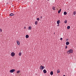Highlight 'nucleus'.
I'll use <instances>...</instances> for the list:
<instances>
[{
	"instance_id": "nucleus-1",
	"label": "nucleus",
	"mask_w": 76,
	"mask_h": 76,
	"mask_svg": "<svg viewBox=\"0 0 76 76\" xmlns=\"http://www.w3.org/2000/svg\"><path fill=\"white\" fill-rule=\"evenodd\" d=\"M73 50L72 49H70L67 51V54H70V53H73Z\"/></svg>"
},
{
	"instance_id": "nucleus-2",
	"label": "nucleus",
	"mask_w": 76,
	"mask_h": 76,
	"mask_svg": "<svg viewBox=\"0 0 76 76\" xmlns=\"http://www.w3.org/2000/svg\"><path fill=\"white\" fill-rule=\"evenodd\" d=\"M11 56L12 57H14L15 56V53L14 52H12L11 54Z\"/></svg>"
},
{
	"instance_id": "nucleus-3",
	"label": "nucleus",
	"mask_w": 76,
	"mask_h": 76,
	"mask_svg": "<svg viewBox=\"0 0 76 76\" xmlns=\"http://www.w3.org/2000/svg\"><path fill=\"white\" fill-rule=\"evenodd\" d=\"M15 69H12V70H11L10 71V73H13V72H15Z\"/></svg>"
},
{
	"instance_id": "nucleus-4",
	"label": "nucleus",
	"mask_w": 76,
	"mask_h": 76,
	"mask_svg": "<svg viewBox=\"0 0 76 76\" xmlns=\"http://www.w3.org/2000/svg\"><path fill=\"white\" fill-rule=\"evenodd\" d=\"M40 68L41 70H43L44 69H45V67H44L42 66H40Z\"/></svg>"
},
{
	"instance_id": "nucleus-5",
	"label": "nucleus",
	"mask_w": 76,
	"mask_h": 76,
	"mask_svg": "<svg viewBox=\"0 0 76 76\" xmlns=\"http://www.w3.org/2000/svg\"><path fill=\"white\" fill-rule=\"evenodd\" d=\"M14 15H15V14L12 13L10 15V16H14Z\"/></svg>"
},
{
	"instance_id": "nucleus-6",
	"label": "nucleus",
	"mask_w": 76,
	"mask_h": 76,
	"mask_svg": "<svg viewBox=\"0 0 76 76\" xmlns=\"http://www.w3.org/2000/svg\"><path fill=\"white\" fill-rule=\"evenodd\" d=\"M17 44L18 45H20V43H19V41H18V40L17 41Z\"/></svg>"
},
{
	"instance_id": "nucleus-7",
	"label": "nucleus",
	"mask_w": 76,
	"mask_h": 76,
	"mask_svg": "<svg viewBox=\"0 0 76 76\" xmlns=\"http://www.w3.org/2000/svg\"><path fill=\"white\" fill-rule=\"evenodd\" d=\"M69 44H70V43H69V42H66V45H69Z\"/></svg>"
},
{
	"instance_id": "nucleus-8",
	"label": "nucleus",
	"mask_w": 76,
	"mask_h": 76,
	"mask_svg": "<svg viewBox=\"0 0 76 76\" xmlns=\"http://www.w3.org/2000/svg\"><path fill=\"white\" fill-rule=\"evenodd\" d=\"M60 20L57 21V24H58H58L60 23Z\"/></svg>"
},
{
	"instance_id": "nucleus-9",
	"label": "nucleus",
	"mask_w": 76,
	"mask_h": 76,
	"mask_svg": "<svg viewBox=\"0 0 76 76\" xmlns=\"http://www.w3.org/2000/svg\"><path fill=\"white\" fill-rule=\"evenodd\" d=\"M43 72L44 73H47V71L45 69H44L43 70Z\"/></svg>"
},
{
	"instance_id": "nucleus-10",
	"label": "nucleus",
	"mask_w": 76,
	"mask_h": 76,
	"mask_svg": "<svg viewBox=\"0 0 76 76\" xmlns=\"http://www.w3.org/2000/svg\"><path fill=\"white\" fill-rule=\"evenodd\" d=\"M64 15H67V12H64Z\"/></svg>"
},
{
	"instance_id": "nucleus-11",
	"label": "nucleus",
	"mask_w": 76,
	"mask_h": 76,
	"mask_svg": "<svg viewBox=\"0 0 76 76\" xmlns=\"http://www.w3.org/2000/svg\"><path fill=\"white\" fill-rule=\"evenodd\" d=\"M26 38H29V35H26Z\"/></svg>"
},
{
	"instance_id": "nucleus-12",
	"label": "nucleus",
	"mask_w": 76,
	"mask_h": 76,
	"mask_svg": "<svg viewBox=\"0 0 76 76\" xmlns=\"http://www.w3.org/2000/svg\"><path fill=\"white\" fill-rule=\"evenodd\" d=\"M61 9H60V10H59L58 11V13H60V12H61Z\"/></svg>"
},
{
	"instance_id": "nucleus-13",
	"label": "nucleus",
	"mask_w": 76,
	"mask_h": 76,
	"mask_svg": "<svg viewBox=\"0 0 76 76\" xmlns=\"http://www.w3.org/2000/svg\"><path fill=\"white\" fill-rule=\"evenodd\" d=\"M60 72V69H58L57 70V73H58Z\"/></svg>"
},
{
	"instance_id": "nucleus-14",
	"label": "nucleus",
	"mask_w": 76,
	"mask_h": 76,
	"mask_svg": "<svg viewBox=\"0 0 76 76\" xmlns=\"http://www.w3.org/2000/svg\"><path fill=\"white\" fill-rule=\"evenodd\" d=\"M18 55L19 56H21V55H22V53H19Z\"/></svg>"
},
{
	"instance_id": "nucleus-15",
	"label": "nucleus",
	"mask_w": 76,
	"mask_h": 76,
	"mask_svg": "<svg viewBox=\"0 0 76 76\" xmlns=\"http://www.w3.org/2000/svg\"><path fill=\"white\" fill-rule=\"evenodd\" d=\"M50 74L51 75H53V71H51L50 72Z\"/></svg>"
},
{
	"instance_id": "nucleus-16",
	"label": "nucleus",
	"mask_w": 76,
	"mask_h": 76,
	"mask_svg": "<svg viewBox=\"0 0 76 76\" xmlns=\"http://www.w3.org/2000/svg\"><path fill=\"white\" fill-rule=\"evenodd\" d=\"M32 28V27H31V26H30L28 27V29H29L30 30H31V29Z\"/></svg>"
},
{
	"instance_id": "nucleus-17",
	"label": "nucleus",
	"mask_w": 76,
	"mask_h": 76,
	"mask_svg": "<svg viewBox=\"0 0 76 76\" xmlns=\"http://www.w3.org/2000/svg\"><path fill=\"white\" fill-rule=\"evenodd\" d=\"M70 28V27L69 26H68L67 27V29H69Z\"/></svg>"
},
{
	"instance_id": "nucleus-18",
	"label": "nucleus",
	"mask_w": 76,
	"mask_h": 76,
	"mask_svg": "<svg viewBox=\"0 0 76 76\" xmlns=\"http://www.w3.org/2000/svg\"><path fill=\"white\" fill-rule=\"evenodd\" d=\"M76 12H75V11H74V12H73V14H74V15H76Z\"/></svg>"
},
{
	"instance_id": "nucleus-19",
	"label": "nucleus",
	"mask_w": 76,
	"mask_h": 76,
	"mask_svg": "<svg viewBox=\"0 0 76 76\" xmlns=\"http://www.w3.org/2000/svg\"><path fill=\"white\" fill-rule=\"evenodd\" d=\"M56 9V7H53L52 8V9H53V10H55V9Z\"/></svg>"
},
{
	"instance_id": "nucleus-20",
	"label": "nucleus",
	"mask_w": 76,
	"mask_h": 76,
	"mask_svg": "<svg viewBox=\"0 0 76 76\" xmlns=\"http://www.w3.org/2000/svg\"><path fill=\"white\" fill-rule=\"evenodd\" d=\"M20 72V71L18 70V71L17 72V73H19Z\"/></svg>"
},
{
	"instance_id": "nucleus-21",
	"label": "nucleus",
	"mask_w": 76,
	"mask_h": 76,
	"mask_svg": "<svg viewBox=\"0 0 76 76\" xmlns=\"http://www.w3.org/2000/svg\"><path fill=\"white\" fill-rule=\"evenodd\" d=\"M38 23V21H36L35 22V24L37 25Z\"/></svg>"
},
{
	"instance_id": "nucleus-22",
	"label": "nucleus",
	"mask_w": 76,
	"mask_h": 76,
	"mask_svg": "<svg viewBox=\"0 0 76 76\" xmlns=\"http://www.w3.org/2000/svg\"><path fill=\"white\" fill-rule=\"evenodd\" d=\"M67 20H65L64 21V23H67Z\"/></svg>"
},
{
	"instance_id": "nucleus-23",
	"label": "nucleus",
	"mask_w": 76,
	"mask_h": 76,
	"mask_svg": "<svg viewBox=\"0 0 76 76\" xmlns=\"http://www.w3.org/2000/svg\"><path fill=\"white\" fill-rule=\"evenodd\" d=\"M37 20H38V21H39V18H37Z\"/></svg>"
},
{
	"instance_id": "nucleus-24",
	"label": "nucleus",
	"mask_w": 76,
	"mask_h": 76,
	"mask_svg": "<svg viewBox=\"0 0 76 76\" xmlns=\"http://www.w3.org/2000/svg\"><path fill=\"white\" fill-rule=\"evenodd\" d=\"M2 29H1L0 28V32H2Z\"/></svg>"
},
{
	"instance_id": "nucleus-25",
	"label": "nucleus",
	"mask_w": 76,
	"mask_h": 76,
	"mask_svg": "<svg viewBox=\"0 0 76 76\" xmlns=\"http://www.w3.org/2000/svg\"><path fill=\"white\" fill-rule=\"evenodd\" d=\"M60 39H61V40H62V39H63V38H61Z\"/></svg>"
},
{
	"instance_id": "nucleus-26",
	"label": "nucleus",
	"mask_w": 76,
	"mask_h": 76,
	"mask_svg": "<svg viewBox=\"0 0 76 76\" xmlns=\"http://www.w3.org/2000/svg\"><path fill=\"white\" fill-rule=\"evenodd\" d=\"M67 48V46H66L65 48L66 49Z\"/></svg>"
},
{
	"instance_id": "nucleus-27",
	"label": "nucleus",
	"mask_w": 76,
	"mask_h": 76,
	"mask_svg": "<svg viewBox=\"0 0 76 76\" xmlns=\"http://www.w3.org/2000/svg\"><path fill=\"white\" fill-rule=\"evenodd\" d=\"M42 16H40V19H42Z\"/></svg>"
},
{
	"instance_id": "nucleus-28",
	"label": "nucleus",
	"mask_w": 76,
	"mask_h": 76,
	"mask_svg": "<svg viewBox=\"0 0 76 76\" xmlns=\"http://www.w3.org/2000/svg\"><path fill=\"white\" fill-rule=\"evenodd\" d=\"M24 29H26V27L25 26V27H24Z\"/></svg>"
},
{
	"instance_id": "nucleus-29",
	"label": "nucleus",
	"mask_w": 76,
	"mask_h": 76,
	"mask_svg": "<svg viewBox=\"0 0 76 76\" xmlns=\"http://www.w3.org/2000/svg\"><path fill=\"white\" fill-rule=\"evenodd\" d=\"M58 26H59V25H58Z\"/></svg>"
},
{
	"instance_id": "nucleus-30",
	"label": "nucleus",
	"mask_w": 76,
	"mask_h": 76,
	"mask_svg": "<svg viewBox=\"0 0 76 76\" xmlns=\"http://www.w3.org/2000/svg\"><path fill=\"white\" fill-rule=\"evenodd\" d=\"M63 76H66L65 75H64Z\"/></svg>"
},
{
	"instance_id": "nucleus-31",
	"label": "nucleus",
	"mask_w": 76,
	"mask_h": 76,
	"mask_svg": "<svg viewBox=\"0 0 76 76\" xmlns=\"http://www.w3.org/2000/svg\"><path fill=\"white\" fill-rule=\"evenodd\" d=\"M48 0V1H49V0Z\"/></svg>"
},
{
	"instance_id": "nucleus-32",
	"label": "nucleus",
	"mask_w": 76,
	"mask_h": 76,
	"mask_svg": "<svg viewBox=\"0 0 76 76\" xmlns=\"http://www.w3.org/2000/svg\"><path fill=\"white\" fill-rule=\"evenodd\" d=\"M55 34V33H54V34Z\"/></svg>"
}]
</instances>
